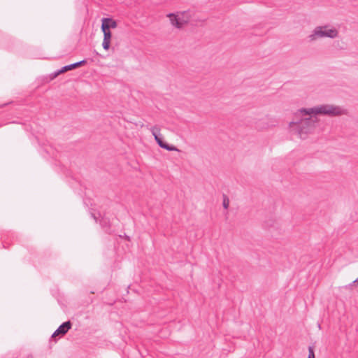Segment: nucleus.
Here are the masks:
<instances>
[{"instance_id":"obj_1","label":"nucleus","mask_w":358,"mask_h":358,"mask_svg":"<svg viewBox=\"0 0 358 358\" xmlns=\"http://www.w3.org/2000/svg\"><path fill=\"white\" fill-rule=\"evenodd\" d=\"M345 113L346 110L340 106L324 104L310 108H301L296 113V117L318 114L339 116Z\"/></svg>"},{"instance_id":"obj_2","label":"nucleus","mask_w":358,"mask_h":358,"mask_svg":"<svg viewBox=\"0 0 358 358\" xmlns=\"http://www.w3.org/2000/svg\"><path fill=\"white\" fill-rule=\"evenodd\" d=\"M317 122L316 118L306 117L299 122L292 121L289 122V127H295L297 133L301 138H306L308 134L313 132Z\"/></svg>"},{"instance_id":"obj_3","label":"nucleus","mask_w":358,"mask_h":358,"mask_svg":"<svg viewBox=\"0 0 358 358\" xmlns=\"http://www.w3.org/2000/svg\"><path fill=\"white\" fill-rule=\"evenodd\" d=\"M338 31L336 29L329 25L316 27L308 36L309 42L315 41L322 38H335L338 36Z\"/></svg>"},{"instance_id":"obj_4","label":"nucleus","mask_w":358,"mask_h":358,"mask_svg":"<svg viewBox=\"0 0 358 358\" xmlns=\"http://www.w3.org/2000/svg\"><path fill=\"white\" fill-rule=\"evenodd\" d=\"M150 131H151L152 134L153 135L155 141H157V144L162 148L166 150H169V151H177L178 149L173 146V145H170L169 144H167L166 143H165L163 140H162V135L160 134V129L159 127L157 126H154V127H152L150 129Z\"/></svg>"},{"instance_id":"obj_5","label":"nucleus","mask_w":358,"mask_h":358,"mask_svg":"<svg viewBox=\"0 0 358 358\" xmlns=\"http://www.w3.org/2000/svg\"><path fill=\"white\" fill-rule=\"evenodd\" d=\"M86 62H87V61L85 59H83V60H81L80 62H76V63H73V64H69V65L64 66L61 69L58 70L57 71H55L54 73L53 77L55 78L58 75H59L60 73H63L64 72H66L67 71H70V70H72V69H73L75 68L80 66L86 64Z\"/></svg>"},{"instance_id":"obj_6","label":"nucleus","mask_w":358,"mask_h":358,"mask_svg":"<svg viewBox=\"0 0 358 358\" xmlns=\"http://www.w3.org/2000/svg\"><path fill=\"white\" fill-rule=\"evenodd\" d=\"M72 324L70 321L62 323L57 329L52 334V337L54 338L58 335H64L71 328Z\"/></svg>"},{"instance_id":"obj_7","label":"nucleus","mask_w":358,"mask_h":358,"mask_svg":"<svg viewBox=\"0 0 358 358\" xmlns=\"http://www.w3.org/2000/svg\"><path fill=\"white\" fill-rule=\"evenodd\" d=\"M178 15L179 17V21H180V28L182 27V26L185 24H187L190 18V15L189 12L184 11L182 13H178Z\"/></svg>"},{"instance_id":"obj_8","label":"nucleus","mask_w":358,"mask_h":358,"mask_svg":"<svg viewBox=\"0 0 358 358\" xmlns=\"http://www.w3.org/2000/svg\"><path fill=\"white\" fill-rule=\"evenodd\" d=\"M167 17H169L170 22L173 26L180 29V21L178 20L179 17L178 14L176 15L174 13H169L167 15Z\"/></svg>"},{"instance_id":"obj_9","label":"nucleus","mask_w":358,"mask_h":358,"mask_svg":"<svg viewBox=\"0 0 358 358\" xmlns=\"http://www.w3.org/2000/svg\"><path fill=\"white\" fill-rule=\"evenodd\" d=\"M103 24L108 27V30H110V28H116L117 26V22L111 18H103L101 25Z\"/></svg>"},{"instance_id":"obj_10","label":"nucleus","mask_w":358,"mask_h":358,"mask_svg":"<svg viewBox=\"0 0 358 358\" xmlns=\"http://www.w3.org/2000/svg\"><path fill=\"white\" fill-rule=\"evenodd\" d=\"M101 30L103 33V40L110 41L112 35L110 31L108 30V27L106 24L101 25Z\"/></svg>"},{"instance_id":"obj_11","label":"nucleus","mask_w":358,"mask_h":358,"mask_svg":"<svg viewBox=\"0 0 358 358\" xmlns=\"http://www.w3.org/2000/svg\"><path fill=\"white\" fill-rule=\"evenodd\" d=\"M222 205H223V207L225 209H227L229 208V200L228 197L226 195L223 196V203H222Z\"/></svg>"},{"instance_id":"obj_12","label":"nucleus","mask_w":358,"mask_h":358,"mask_svg":"<svg viewBox=\"0 0 358 358\" xmlns=\"http://www.w3.org/2000/svg\"><path fill=\"white\" fill-rule=\"evenodd\" d=\"M110 41H106V40H103V43H102L103 48L106 50H108L110 48Z\"/></svg>"},{"instance_id":"obj_13","label":"nucleus","mask_w":358,"mask_h":358,"mask_svg":"<svg viewBox=\"0 0 358 358\" xmlns=\"http://www.w3.org/2000/svg\"><path fill=\"white\" fill-rule=\"evenodd\" d=\"M308 352H309L308 357L315 358L314 350H313V347L310 346L308 348Z\"/></svg>"},{"instance_id":"obj_14","label":"nucleus","mask_w":358,"mask_h":358,"mask_svg":"<svg viewBox=\"0 0 358 358\" xmlns=\"http://www.w3.org/2000/svg\"><path fill=\"white\" fill-rule=\"evenodd\" d=\"M355 283H358V278L356 280H355L351 284H350L349 286H352Z\"/></svg>"},{"instance_id":"obj_15","label":"nucleus","mask_w":358,"mask_h":358,"mask_svg":"<svg viewBox=\"0 0 358 358\" xmlns=\"http://www.w3.org/2000/svg\"><path fill=\"white\" fill-rule=\"evenodd\" d=\"M27 358H32V356L31 355H28Z\"/></svg>"},{"instance_id":"obj_16","label":"nucleus","mask_w":358,"mask_h":358,"mask_svg":"<svg viewBox=\"0 0 358 358\" xmlns=\"http://www.w3.org/2000/svg\"><path fill=\"white\" fill-rule=\"evenodd\" d=\"M94 54L98 55V52L96 50H94Z\"/></svg>"},{"instance_id":"obj_17","label":"nucleus","mask_w":358,"mask_h":358,"mask_svg":"<svg viewBox=\"0 0 358 358\" xmlns=\"http://www.w3.org/2000/svg\"><path fill=\"white\" fill-rule=\"evenodd\" d=\"M94 219L96 220V222H97L96 218L95 216H94Z\"/></svg>"},{"instance_id":"obj_18","label":"nucleus","mask_w":358,"mask_h":358,"mask_svg":"<svg viewBox=\"0 0 358 358\" xmlns=\"http://www.w3.org/2000/svg\"><path fill=\"white\" fill-rule=\"evenodd\" d=\"M102 222H104V223H106V221L105 220H103Z\"/></svg>"},{"instance_id":"obj_19","label":"nucleus","mask_w":358,"mask_h":358,"mask_svg":"<svg viewBox=\"0 0 358 358\" xmlns=\"http://www.w3.org/2000/svg\"><path fill=\"white\" fill-rule=\"evenodd\" d=\"M308 358H310V357H308Z\"/></svg>"}]
</instances>
